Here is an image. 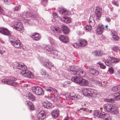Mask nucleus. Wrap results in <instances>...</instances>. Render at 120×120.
<instances>
[{
    "label": "nucleus",
    "mask_w": 120,
    "mask_h": 120,
    "mask_svg": "<svg viewBox=\"0 0 120 120\" xmlns=\"http://www.w3.org/2000/svg\"><path fill=\"white\" fill-rule=\"evenodd\" d=\"M58 11L60 13H61L63 15H67L68 14L67 11L66 10L62 8H59Z\"/></svg>",
    "instance_id": "35"
},
{
    "label": "nucleus",
    "mask_w": 120,
    "mask_h": 120,
    "mask_svg": "<svg viewBox=\"0 0 120 120\" xmlns=\"http://www.w3.org/2000/svg\"><path fill=\"white\" fill-rule=\"evenodd\" d=\"M13 66L14 68H16L18 70L24 71L25 70V68L26 67V66L24 65L21 64V63L19 62L16 61L13 63Z\"/></svg>",
    "instance_id": "10"
},
{
    "label": "nucleus",
    "mask_w": 120,
    "mask_h": 120,
    "mask_svg": "<svg viewBox=\"0 0 120 120\" xmlns=\"http://www.w3.org/2000/svg\"><path fill=\"white\" fill-rule=\"evenodd\" d=\"M102 8L101 7L97 6L95 10V16L96 18L99 19L101 17V15Z\"/></svg>",
    "instance_id": "13"
},
{
    "label": "nucleus",
    "mask_w": 120,
    "mask_h": 120,
    "mask_svg": "<svg viewBox=\"0 0 120 120\" xmlns=\"http://www.w3.org/2000/svg\"><path fill=\"white\" fill-rule=\"evenodd\" d=\"M117 77H120V73H118L116 75Z\"/></svg>",
    "instance_id": "64"
},
{
    "label": "nucleus",
    "mask_w": 120,
    "mask_h": 120,
    "mask_svg": "<svg viewBox=\"0 0 120 120\" xmlns=\"http://www.w3.org/2000/svg\"><path fill=\"white\" fill-rule=\"evenodd\" d=\"M89 25L92 27L93 26H94V25L95 24V22L94 21H91L90 22H89Z\"/></svg>",
    "instance_id": "56"
},
{
    "label": "nucleus",
    "mask_w": 120,
    "mask_h": 120,
    "mask_svg": "<svg viewBox=\"0 0 120 120\" xmlns=\"http://www.w3.org/2000/svg\"><path fill=\"white\" fill-rule=\"evenodd\" d=\"M59 110L56 108L53 109L51 112L52 117L55 119L57 118L59 116Z\"/></svg>",
    "instance_id": "14"
},
{
    "label": "nucleus",
    "mask_w": 120,
    "mask_h": 120,
    "mask_svg": "<svg viewBox=\"0 0 120 120\" xmlns=\"http://www.w3.org/2000/svg\"><path fill=\"white\" fill-rule=\"evenodd\" d=\"M106 21H107V22H110V19L109 17H107L106 18Z\"/></svg>",
    "instance_id": "62"
},
{
    "label": "nucleus",
    "mask_w": 120,
    "mask_h": 120,
    "mask_svg": "<svg viewBox=\"0 0 120 120\" xmlns=\"http://www.w3.org/2000/svg\"><path fill=\"white\" fill-rule=\"evenodd\" d=\"M25 70H22L21 74L25 77L28 78H32L34 77L33 73L31 71L27 70V67L25 69Z\"/></svg>",
    "instance_id": "9"
},
{
    "label": "nucleus",
    "mask_w": 120,
    "mask_h": 120,
    "mask_svg": "<svg viewBox=\"0 0 120 120\" xmlns=\"http://www.w3.org/2000/svg\"><path fill=\"white\" fill-rule=\"evenodd\" d=\"M38 59L41 65L47 69L51 70L52 68L53 67L54 65L52 64L48 59L42 57H39Z\"/></svg>",
    "instance_id": "3"
},
{
    "label": "nucleus",
    "mask_w": 120,
    "mask_h": 120,
    "mask_svg": "<svg viewBox=\"0 0 120 120\" xmlns=\"http://www.w3.org/2000/svg\"><path fill=\"white\" fill-rule=\"evenodd\" d=\"M72 77H71V80L72 82L76 83L77 84L79 85L82 77L77 76Z\"/></svg>",
    "instance_id": "17"
},
{
    "label": "nucleus",
    "mask_w": 120,
    "mask_h": 120,
    "mask_svg": "<svg viewBox=\"0 0 120 120\" xmlns=\"http://www.w3.org/2000/svg\"><path fill=\"white\" fill-rule=\"evenodd\" d=\"M116 106V105L114 104L109 103L105 104L104 108L107 111L111 112L112 114L117 115L118 114L119 111L118 108Z\"/></svg>",
    "instance_id": "2"
},
{
    "label": "nucleus",
    "mask_w": 120,
    "mask_h": 120,
    "mask_svg": "<svg viewBox=\"0 0 120 120\" xmlns=\"http://www.w3.org/2000/svg\"><path fill=\"white\" fill-rule=\"evenodd\" d=\"M88 82L87 80L82 78L79 85L86 86L88 85Z\"/></svg>",
    "instance_id": "27"
},
{
    "label": "nucleus",
    "mask_w": 120,
    "mask_h": 120,
    "mask_svg": "<svg viewBox=\"0 0 120 120\" xmlns=\"http://www.w3.org/2000/svg\"><path fill=\"white\" fill-rule=\"evenodd\" d=\"M45 77L47 79H51V76L47 72V73H45L44 75Z\"/></svg>",
    "instance_id": "49"
},
{
    "label": "nucleus",
    "mask_w": 120,
    "mask_h": 120,
    "mask_svg": "<svg viewBox=\"0 0 120 120\" xmlns=\"http://www.w3.org/2000/svg\"><path fill=\"white\" fill-rule=\"evenodd\" d=\"M51 29L54 32L57 33L62 30L63 33L65 34H68L70 30L68 27L64 24L61 26V28H59L58 27H53L51 28Z\"/></svg>",
    "instance_id": "4"
},
{
    "label": "nucleus",
    "mask_w": 120,
    "mask_h": 120,
    "mask_svg": "<svg viewBox=\"0 0 120 120\" xmlns=\"http://www.w3.org/2000/svg\"><path fill=\"white\" fill-rule=\"evenodd\" d=\"M10 41L11 42L12 45H17L18 44L20 45V41L17 38H16L15 37L11 36L9 37Z\"/></svg>",
    "instance_id": "12"
},
{
    "label": "nucleus",
    "mask_w": 120,
    "mask_h": 120,
    "mask_svg": "<svg viewBox=\"0 0 120 120\" xmlns=\"http://www.w3.org/2000/svg\"><path fill=\"white\" fill-rule=\"evenodd\" d=\"M66 98L69 99H74V96H75L74 93L72 92L66 93L65 95Z\"/></svg>",
    "instance_id": "26"
},
{
    "label": "nucleus",
    "mask_w": 120,
    "mask_h": 120,
    "mask_svg": "<svg viewBox=\"0 0 120 120\" xmlns=\"http://www.w3.org/2000/svg\"><path fill=\"white\" fill-rule=\"evenodd\" d=\"M108 71L109 72V73L110 74L112 75L113 74L114 69L113 67L111 66L109 68Z\"/></svg>",
    "instance_id": "43"
},
{
    "label": "nucleus",
    "mask_w": 120,
    "mask_h": 120,
    "mask_svg": "<svg viewBox=\"0 0 120 120\" xmlns=\"http://www.w3.org/2000/svg\"><path fill=\"white\" fill-rule=\"evenodd\" d=\"M46 113L45 111L43 110H41L40 112L38 115V119L40 120L44 119L45 117V114Z\"/></svg>",
    "instance_id": "20"
},
{
    "label": "nucleus",
    "mask_w": 120,
    "mask_h": 120,
    "mask_svg": "<svg viewBox=\"0 0 120 120\" xmlns=\"http://www.w3.org/2000/svg\"><path fill=\"white\" fill-rule=\"evenodd\" d=\"M74 48H75L77 49H78L80 47V48L83 47L85 45H72Z\"/></svg>",
    "instance_id": "55"
},
{
    "label": "nucleus",
    "mask_w": 120,
    "mask_h": 120,
    "mask_svg": "<svg viewBox=\"0 0 120 120\" xmlns=\"http://www.w3.org/2000/svg\"><path fill=\"white\" fill-rule=\"evenodd\" d=\"M89 71L91 75L94 76H98L99 73V72L98 71L94 68H91Z\"/></svg>",
    "instance_id": "24"
},
{
    "label": "nucleus",
    "mask_w": 120,
    "mask_h": 120,
    "mask_svg": "<svg viewBox=\"0 0 120 120\" xmlns=\"http://www.w3.org/2000/svg\"><path fill=\"white\" fill-rule=\"evenodd\" d=\"M97 64H98L100 66L101 68L104 69L106 68V66L104 65V64L102 63L99 62L97 63Z\"/></svg>",
    "instance_id": "44"
},
{
    "label": "nucleus",
    "mask_w": 120,
    "mask_h": 120,
    "mask_svg": "<svg viewBox=\"0 0 120 120\" xmlns=\"http://www.w3.org/2000/svg\"><path fill=\"white\" fill-rule=\"evenodd\" d=\"M19 6H15L13 8V9L14 11H18L19 10Z\"/></svg>",
    "instance_id": "52"
},
{
    "label": "nucleus",
    "mask_w": 120,
    "mask_h": 120,
    "mask_svg": "<svg viewBox=\"0 0 120 120\" xmlns=\"http://www.w3.org/2000/svg\"><path fill=\"white\" fill-rule=\"evenodd\" d=\"M0 33L2 34L7 36H10L11 34L10 32L7 28L4 27L0 28Z\"/></svg>",
    "instance_id": "15"
},
{
    "label": "nucleus",
    "mask_w": 120,
    "mask_h": 120,
    "mask_svg": "<svg viewBox=\"0 0 120 120\" xmlns=\"http://www.w3.org/2000/svg\"><path fill=\"white\" fill-rule=\"evenodd\" d=\"M102 52L101 50H96L93 52L92 54L96 56L99 57L102 55Z\"/></svg>",
    "instance_id": "28"
},
{
    "label": "nucleus",
    "mask_w": 120,
    "mask_h": 120,
    "mask_svg": "<svg viewBox=\"0 0 120 120\" xmlns=\"http://www.w3.org/2000/svg\"><path fill=\"white\" fill-rule=\"evenodd\" d=\"M87 44V41L86 40L80 39L78 40L77 42L75 43L76 45L79 44L80 45H86Z\"/></svg>",
    "instance_id": "30"
},
{
    "label": "nucleus",
    "mask_w": 120,
    "mask_h": 120,
    "mask_svg": "<svg viewBox=\"0 0 120 120\" xmlns=\"http://www.w3.org/2000/svg\"><path fill=\"white\" fill-rule=\"evenodd\" d=\"M118 2V0H114L112 2V3L115 5L118 6H119Z\"/></svg>",
    "instance_id": "51"
},
{
    "label": "nucleus",
    "mask_w": 120,
    "mask_h": 120,
    "mask_svg": "<svg viewBox=\"0 0 120 120\" xmlns=\"http://www.w3.org/2000/svg\"><path fill=\"white\" fill-rule=\"evenodd\" d=\"M47 1L48 0H42V2L44 3H46Z\"/></svg>",
    "instance_id": "63"
},
{
    "label": "nucleus",
    "mask_w": 120,
    "mask_h": 120,
    "mask_svg": "<svg viewBox=\"0 0 120 120\" xmlns=\"http://www.w3.org/2000/svg\"><path fill=\"white\" fill-rule=\"evenodd\" d=\"M101 118H104L106 120H111L112 118L110 116L109 114L106 113L105 112H102V114H101Z\"/></svg>",
    "instance_id": "22"
},
{
    "label": "nucleus",
    "mask_w": 120,
    "mask_h": 120,
    "mask_svg": "<svg viewBox=\"0 0 120 120\" xmlns=\"http://www.w3.org/2000/svg\"><path fill=\"white\" fill-rule=\"evenodd\" d=\"M109 59L112 60V63H116L119 62L120 61L119 59H118L117 58H114L113 57H109Z\"/></svg>",
    "instance_id": "37"
},
{
    "label": "nucleus",
    "mask_w": 120,
    "mask_h": 120,
    "mask_svg": "<svg viewBox=\"0 0 120 120\" xmlns=\"http://www.w3.org/2000/svg\"><path fill=\"white\" fill-rule=\"evenodd\" d=\"M79 68L77 66L73 65L69 66L68 69L70 73L72 75H76Z\"/></svg>",
    "instance_id": "6"
},
{
    "label": "nucleus",
    "mask_w": 120,
    "mask_h": 120,
    "mask_svg": "<svg viewBox=\"0 0 120 120\" xmlns=\"http://www.w3.org/2000/svg\"><path fill=\"white\" fill-rule=\"evenodd\" d=\"M40 74L44 76L45 73H47V72L44 69H42L40 71Z\"/></svg>",
    "instance_id": "46"
},
{
    "label": "nucleus",
    "mask_w": 120,
    "mask_h": 120,
    "mask_svg": "<svg viewBox=\"0 0 120 120\" xmlns=\"http://www.w3.org/2000/svg\"><path fill=\"white\" fill-rule=\"evenodd\" d=\"M44 88L46 91L50 93V94L52 93H56L57 92V90L56 89L50 86H45Z\"/></svg>",
    "instance_id": "16"
},
{
    "label": "nucleus",
    "mask_w": 120,
    "mask_h": 120,
    "mask_svg": "<svg viewBox=\"0 0 120 120\" xmlns=\"http://www.w3.org/2000/svg\"><path fill=\"white\" fill-rule=\"evenodd\" d=\"M13 46L15 48H19L21 49H24V46H25V45H13Z\"/></svg>",
    "instance_id": "50"
},
{
    "label": "nucleus",
    "mask_w": 120,
    "mask_h": 120,
    "mask_svg": "<svg viewBox=\"0 0 120 120\" xmlns=\"http://www.w3.org/2000/svg\"><path fill=\"white\" fill-rule=\"evenodd\" d=\"M104 101L107 102L109 103H113L114 102V101H115L114 99H113L112 98L108 99L107 98L104 99Z\"/></svg>",
    "instance_id": "41"
},
{
    "label": "nucleus",
    "mask_w": 120,
    "mask_h": 120,
    "mask_svg": "<svg viewBox=\"0 0 120 120\" xmlns=\"http://www.w3.org/2000/svg\"><path fill=\"white\" fill-rule=\"evenodd\" d=\"M112 90L114 92L117 91L120 92V85L114 86L112 87Z\"/></svg>",
    "instance_id": "38"
},
{
    "label": "nucleus",
    "mask_w": 120,
    "mask_h": 120,
    "mask_svg": "<svg viewBox=\"0 0 120 120\" xmlns=\"http://www.w3.org/2000/svg\"><path fill=\"white\" fill-rule=\"evenodd\" d=\"M120 93H114L113 94L112 96L114 100L116 101L120 100Z\"/></svg>",
    "instance_id": "32"
},
{
    "label": "nucleus",
    "mask_w": 120,
    "mask_h": 120,
    "mask_svg": "<svg viewBox=\"0 0 120 120\" xmlns=\"http://www.w3.org/2000/svg\"><path fill=\"white\" fill-rule=\"evenodd\" d=\"M53 17L54 18H57L58 17V16L57 15V14L55 12H54L53 13Z\"/></svg>",
    "instance_id": "57"
},
{
    "label": "nucleus",
    "mask_w": 120,
    "mask_h": 120,
    "mask_svg": "<svg viewBox=\"0 0 120 120\" xmlns=\"http://www.w3.org/2000/svg\"><path fill=\"white\" fill-rule=\"evenodd\" d=\"M27 105V108L29 109L30 111L34 110V107L32 102L29 101H27L26 103Z\"/></svg>",
    "instance_id": "25"
},
{
    "label": "nucleus",
    "mask_w": 120,
    "mask_h": 120,
    "mask_svg": "<svg viewBox=\"0 0 120 120\" xmlns=\"http://www.w3.org/2000/svg\"><path fill=\"white\" fill-rule=\"evenodd\" d=\"M92 21H94V18L92 16H90L89 19V22H90Z\"/></svg>",
    "instance_id": "59"
},
{
    "label": "nucleus",
    "mask_w": 120,
    "mask_h": 120,
    "mask_svg": "<svg viewBox=\"0 0 120 120\" xmlns=\"http://www.w3.org/2000/svg\"><path fill=\"white\" fill-rule=\"evenodd\" d=\"M61 20L62 22L65 23H68L70 22V19L66 16L61 18Z\"/></svg>",
    "instance_id": "33"
},
{
    "label": "nucleus",
    "mask_w": 120,
    "mask_h": 120,
    "mask_svg": "<svg viewBox=\"0 0 120 120\" xmlns=\"http://www.w3.org/2000/svg\"><path fill=\"white\" fill-rule=\"evenodd\" d=\"M76 75L80 76L82 78L84 77L86 73L83 70L81 69H79L77 72Z\"/></svg>",
    "instance_id": "29"
},
{
    "label": "nucleus",
    "mask_w": 120,
    "mask_h": 120,
    "mask_svg": "<svg viewBox=\"0 0 120 120\" xmlns=\"http://www.w3.org/2000/svg\"><path fill=\"white\" fill-rule=\"evenodd\" d=\"M34 40L38 41L41 38V36L39 34L37 33H34L32 34L31 36Z\"/></svg>",
    "instance_id": "21"
},
{
    "label": "nucleus",
    "mask_w": 120,
    "mask_h": 120,
    "mask_svg": "<svg viewBox=\"0 0 120 120\" xmlns=\"http://www.w3.org/2000/svg\"><path fill=\"white\" fill-rule=\"evenodd\" d=\"M4 12L3 9L0 6V14H1L3 13Z\"/></svg>",
    "instance_id": "60"
},
{
    "label": "nucleus",
    "mask_w": 120,
    "mask_h": 120,
    "mask_svg": "<svg viewBox=\"0 0 120 120\" xmlns=\"http://www.w3.org/2000/svg\"><path fill=\"white\" fill-rule=\"evenodd\" d=\"M38 89L36 92V94L39 95H43L44 94L43 89L40 87H39Z\"/></svg>",
    "instance_id": "34"
},
{
    "label": "nucleus",
    "mask_w": 120,
    "mask_h": 120,
    "mask_svg": "<svg viewBox=\"0 0 120 120\" xmlns=\"http://www.w3.org/2000/svg\"><path fill=\"white\" fill-rule=\"evenodd\" d=\"M39 86H34L31 87V90L34 93L36 94V92L38 91V88Z\"/></svg>",
    "instance_id": "40"
},
{
    "label": "nucleus",
    "mask_w": 120,
    "mask_h": 120,
    "mask_svg": "<svg viewBox=\"0 0 120 120\" xmlns=\"http://www.w3.org/2000/svg\"><path fill=\"white\" fill-rule=\"evenodd\" d=\"M53 100L54 101H53L54 102H55L56 101H58L59 100V96L56 95L54 96V97H53Z\"/></svg>",
    "instance_id": "47"
},
{
    "label": "nucleus",
    "mask_w": 120,
    "mask_h": 120,
    "mask_svg": "<svg viewBox=\"0 0 120 120\" xmlns=\"http://www.w3.org/2000/svg\"><path fill=\"white\" fill-rule=\"evenodd\" d=\"M112 49L115 52H117L118 50L119 47L115 45V46L112 48Z\"/></svg>",
    "instance_id": "48"
},
{
    "label": "nucleus",
    "mask_w": 120,
    "mask_h": 120,
    "mask_svg": "<svg viewBox=\"0 0 120 120\" xmlns=\"http://www.w3.org/2000/svg\"><path fill=\"white\" fill-rule=\"evenodd\" d=\"M80 110H81L83 111H85L86 112H88L89 111V110L87 108H81L80 109Z\"/></svg>",
    "instance_id": "53"
},
{
    "label": "nucleus",
    "mask_w": 120,
    "mask_h": 120,
    "mask_svg": "<svg viewBox=\"0 0 120 120\" xmlns=\"http://www.w3.org/2000/svg\"><path fill=\"white\" fill-rule=\"evenodd\" d=\"M93 114L94 116L96 117L98 116L99 118H101V114H102V112H101L99 110H95L93 111Z\"/></svg>",
    "instance_id": "31"
},
{
    "label": "nucleus",
    "mask_w": 120,
    "mask_h": 120,
    "mask_svg": "<svg viewBox=\"0 0 120 120\" xmlns=\"http://www.w3.org/2000/svg\"><path fill=\"white\" fill-rule=\"evenodd\" d=\"M42 105L43 107L44 108L49 109L51 108L52 104L50 102L45 100L43 102Z\"/></svg>",
    "instance_id": "18"
},
{
    "label": "nucleus",
    "mask_w": 120,
    "mask_h": 120,
    "mask_svg": "<svg viewBox=\"0 0 120 120\" xmlns=\"http://www.w3.org/2000/svg\"><path fill=\"white\" fill-rule=\"evenodd\" d=\"M48 98L49 99H50L52 101H54L53 100V97L51 95H49L48 96Z\"/></svg>",
    "instance_id": "58"
},
{
    "label": "nucleus",
    "mask_w": 120,
    "mask_h": 120,
    "mask_svg": "<svg viewBox=\"0 0 120 120\" xmlns=\"http://www.w3.org/2000/svg\"><path fill=\"white\" fill-rule=\"evenodd\" d=\"M29 100L32 101H34L35 100V97L31 93L29 92L28 95Z\"/></svg>",
    "instance_id": "36"
},
{
    "label": "nucleus",
    "mask_w": 120,
    "mask_h": 120,
    "mask_svg": "<svg viewBox=\"0 0 120 120\" xmlns=\"http://www.w3.org/2000/svg\"><path fill=\"white\" fill-rule=\"evenodd\" d=\"M74 95H75V96H74V99H72V100H75L76 98H77V95H76L74 93Z\"/></svg>",
    "instance_id": "61"
},
{
    "label": "nucleus",
    "mask_w": 120,
    "mask_h": 120,
    "mask_svg": "<svg viewBox=\"0 0 120 120\" xmlns=\"http://www.w3.org/2000/svg\"><path fill=\"white\" fill-rule=\"evenodd\" d=\"M111 57L110 56H108L107 58V60H105V64L107 66H109L110 67V66H111V64L112 63V60H109V57Z\"/></svg>",
    "instance_id": "39"
},
{
    "label": "nucleus",
    "mask_w": 120,
    "mask_h": 120,
    "mask_svg": "<svg viewBox=\"0 0 120 120\" xmlns=\"http://www.w3.org/2000/svg\"><path fill=\"white\" fill-rule=\"evenodd\" d=\"M44 48L45 51L47 52L49 54H52L55 55H57V51L54 50L53 47L52 45H46Z\"/></svg>",
    "instance_id": "7"
},
{
    "label": "nucleus",
    "mask_w": 120,
    "mask_h": 120,
    "mask_svg": "<svg viewBox=\"0 0 120 120\" xmlns=\"http://www.w3.org/2000/svg\"><path fill=\"white\" fill-rule=\"evenodd\" d=\"M16 80V79L14 77H11L10 79H3L1 81L11 86H16L18 85L17 83L15 82Z\"/></svg>",
    "instance_id": "5"
},
{
    "label": "nucleus",
    "mask_w": 120,
    "mask_h": 120,
    "mask_svg": "<svg viewBox=\"0 0 120 120\" xmlns=\"http://www.w3.org/2000/svg\"><path fill=\"white\" fill-rule=\"evenodd\" d=\"M71 82L69 81H65L63 84V87L66 88L71 83Z\"/></svg>",
    "instance_id": "42"
},
{
    "label": "nucleus",
    "mask_w": 120,
    "mask_h": 120,
    "mask_svg": "<svg viewBox=\"0 0 120 120\" xmlns=\"http://www.w3.org/2000/svg\"><path fill=\"white\" fill-rule=\"evenodd\" d=\"M22 23L19 20L15 21L13 27L19 31H21L23 28Z\"/></svg>",
    "instance_id": "11"
},
{
    "label": "nucleus",
    "mask_w": 120,
    "mask_h": 120,
    "mask_svg": "<svg viewBox=\"0 0 120 120\" xmlns=\"http://www.w3.org/2000/svg\"><path fill=\"white\" fill-rule=\"evenodd\" d=\"M25 70H22L21 74L25 77L28 78H32L34 77L33 73L31 71L27 70V67L25 69Z\"/></svg>",
    "instance_id": "8"
},
{
    "label": "nucleus",
    "mask_w": 120,
    "mask_h": 120,
    "mask_svg": "<svg viewBox=\"0 0 120 120\" xmlns=\"http://www.w3.org/2000/svg\"><path fill=\"white\" fill-rule=\"evenodd\" d=\"M85 27L87 31H89L91 30L92 27L90 25H86Z\"/></svg>",
    "instance_id": "45"
},
{
    "label": "nucleus",
    "mask_w": 120,
    "mask_h": 120,
    "mask_svg": "<svg viewBox=\"0 0 120 120\" xmlns=\"http://www.w3.org/2000/svg\"><path fill=\"white\" fill-rule=\"evenodd\" d=\"M59 38L60 40L64 43H67L69 41V39L67 36L60 35L59 36Z\"/></svg>",
    "instance_id": "19"
},
{
    "label": "nucleus",
    "mask_w": 120,
    "mask_h": 120,
    "mask_svg": "<svg viewBox=\"0 0 120 120\" xmlns=\"http://www.w3.org/2000/svg\"><path fill=\"white\" fill-rule=\"evenodd\" d=\"M101 26L100 25H98L96 29V33L98 34H101L104 30V27L102 25Z\"/></svg>",
    "instance_id": "23"
},
{
    "label": "nucleus",
    "mask_w": 120,
    "mask_h": 120,
    "mask_svg": "<svg viewBox=\"0 0 120 120\" xmlns=\"http://www.w3.org/2000/svg\"><path fill=\"white\" fill-rule=\"evenodd\" d=\"M82 94L84 96L87 97L100 98V94L98 93V90L93 89H84L82 90Z\"/></svg>",
    "instance_id": "1"
},
{
    "label": "nucleus",
    "mask_w": 120,
    "mask_h": 120,
    "mask_svg": "<svg viewBox=\"0 0 120 120\" xmlns=\"http://www.w3.org/2000/svg\"><path fill=\"white\" fill-rule=\"evenodd\" d=\"M112 38L115 40H117L119 39V37L116 35H114Z\"/></svg>",
    "instance_id": "54"
}]
</instances>
